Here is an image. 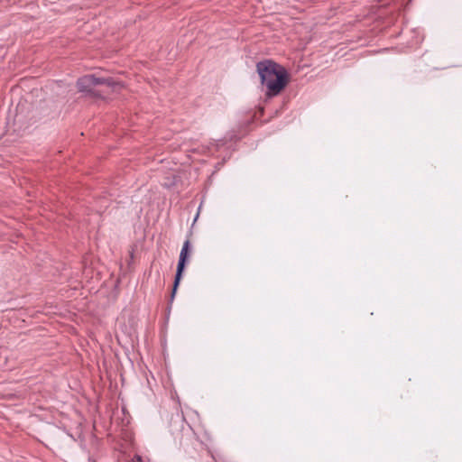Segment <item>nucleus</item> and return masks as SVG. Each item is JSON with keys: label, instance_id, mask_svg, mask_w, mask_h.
Listing matches in <instances>:
<instances>
[{"label": "nucleus", "instance_id": "f257e3e1", "mask_svg": "<svg viewBox=\"0 0 462 462\" xmlns=\"http://www.w3.org/2000/svg\"><path fill=\"white\" fill-rule=\"evenodd\" d=\"M256 70L262 85L267 88L265 95L268 97L279 95L290 81L286 69L271 60L259 61L256 64Z\"/></svg>", "mask_w": 462, "mask_h": 462}, {"label": "nucleus", "instance_id": "f03ea898", "mask_svg": "<svg viewBox=\"0 0 462 462\" xmlns=\"http://www.w3.org/2000/svg\"><path fill=\"white\" fill-rule=\"evenodd\" d=\"M79 91L88 93L96 97L106 98L112 93H119L125 85L112 78H100L96 75H86L77 81Z\"/></svg>", "mask_w": 462, "mask_h": 462}, {"label": "nucleus", "instance_id": "7ed1b4c3", "mask_svg": "<svg viewBox=\"0 0 462 462\" xmlns=\"http://www.w3.org/2000/svg\"><path fill=\"white\" fill-rule=\"evenodd\" d=\"M189 245H190L189 241L186 240L184 242L182 249L180 251L179 263L177 266V272H176L172 292H171V298L174 297L177 288L179 286L180 281L181 279V275H182L183 270L185 268L186 261L189 256Z\"/></svg>", "mask_w": 462, "mask_h": 462}, {"label": "nucleus", "instance_id": "20e7f679", "mask_svg": "<svg viewBox=\"0 0 462 462\" xmlns=\"http://www.w3.org/2000/svg\"><path fill=\"white\" fill-rule=\"evenodd\" d=\"M134 462H143L140 457H137L134 460Z\"/></svg>", "mask_w": 462, "mask_h": 462}]
</instances>
